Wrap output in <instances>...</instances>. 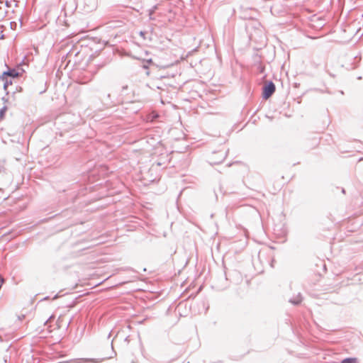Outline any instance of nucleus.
<instances>
[{
    "label": "nucleus",
    "mask_w": 363,
    "mask_h": 363,
    "mask_svg": "<svg viewBox=\"0 0 363 363\" xmlns=\"http://www.w3.org/2000/svg\"><path fill=\"white\" fill-rule=\"evenodd\" d=\"M301 298L298 296L295 299L291 300V302L294 304L298 305L301 302Z\"/></svg>",
    "instance_id": "9"
},
{
    "label": "nucleus",
    "mask_w": 363,
    "mask_h": 363,
    "mask_svg": "<svg viewBox=\"0 0 363 363\" xmlns=\"http://www.w3.org/2000/svg\"><path fill=\"white\" fill-rule=\"evenodd\" d=\"M342 363H358L356 358H347L342 361Z\"/></svg>",
    "instance_id": "7"
},
{
    "label": "nucleus",
    "mask_w": 363,
    "mask_h": 363,
    "mask_svg": "<svg viewBox=\"0 0 363 363\" xmlns=\"http://www.w3.org/2000/svg\"><path fill=\"white\" fill-rule=\"evenodd\" d=\"M3 81H4V89L6 91V94H8L9 91H7V89L9 85L12 84V80H11V79H9V77H6Z\"/></svg>",
    "instance_id": "6"
},
{
    "label": "nucleus",
    "mask_w": 363,
    "mask_h": 363,
    "mask_svg": "<svg viewBox=\"0 0 363 363\" xmlns=\"http://www.w3.org/2000/svg\"><path fill=\"white\" fill-rule=\"evenodd\" d=\"M99 0H82L79 5V9L85 14L91 13L96 10Z\"/></svg>",
    "instance_id": "1"
},
{
    "label": "nucleus",
    "mask_w": 363,
    "mask_h": 363,
    "mask_svg": "<svg viewBox=\"0 0 363 363\" xmlns=\"http://www.w3.org/2000/svg\"><path fill=\"white\" fill-rule=\"evenodd\" d=\"M276 87L274 84L269 81L263 86L262 97L264 99H269L275 91Z\"/></svg>",
    "instance_id": "3"
},
{
    "label": "nucleus",
    "mask_w": 363,
    "mask_h": 363,
    "mask_svg": "<svg viewBox=\"0 0 363 363\" xmlns=\"http://www.w3.org/2000/svg\"><path fill=\"white\" fill-rule=\"evenodd\" d=\"M53 321H54V319H51V318H50V319L48 320V322L46 323V325H48V323H52V322H53Z\"/></svg>",
    "instance_id": "12"
},
{
    "label": "nucleus",
    "mask_w": 363,
    "mask_h": 363,
    "mask_svg": "<svg viewBox=\"0 0 363 363\" xmlns=\"http://www.w3.org/2000/svg\"><path fill=\"white\" fill-rule=\"evenodd\" d=\"M83 363H87V362H96L94 359H84L82 360Z\"/></svg>",
    "instance_id": "11"
},
{
    "label": "nucleus",
    "mask_w": 363,
    "mask_h": 363,
    "mask_svg": "<svg viewBox=\"0 0 363 363\" xmlns=\"http://www.w3.org/2000/svg\"><path fill=\"white\" fill-rule=\"evenodd\" d=\"M227 155V152L225 150H219L216 152H213L209 157V162L211 164H218L221 163Z\"/></svg>",
    "instance_id": "2"
},
{
    "label": "nucleus",
    "mask_w": 363,
    "mask_h": 363,
    "mask_svg": "<svg viewBox=\"0 0 363 363\" xmlns=\"http://www.w3.org/2000/svg\"><path fill=\"white\" fill-rule=\"evenodd\" d=\"M127 88H128V86H127V85H126V86H123L122 87V89H123V91H124L125 89H127Z\"/></svg>",
    "instance_id": "13"
},
{
    "label": "nucleus",
    "mask_w": 363,
    "mask_h": 363,
    "mask_svg": "<svg viewBox=\"0 0 363 363\" xmlns=\"http://www.w3.org/2000/svg\"><path fill=\"white\" fill-rule=\"evenodd\" d=\"M21 75L20 72L16 71L15 69H9L4 72L2 75L0 77V79L4 80L6 77L11 78H18Z\"/></svg>",
    "instance_id": "4"
},
{
    "label": "nucleus",
    "mask_w": 363,
    "mask_h": 363,
    "mask_svg": "<svg viewBox=\"0 0 363 363\" xmlns=\"http://www.w3.org/2000/svg\"><path fill=\"white\" fill-rule=\"evenodd\" d=\"M63 320V318L62 317H60L56 321V323L57 324L58 328H60L62 325L61 323Z\"/></svg>",
    "instance_id": "10"
},
{
    "label": "nucleus",
    "mask_w": 363,
    "mask_h": 363,
    "mask_svg": "<svg viewBox=\"0 0 363 363\" xmlns=\"http://www.w3.org/2000/svg\"><path fill=\"white\" fill-rule=\"evenodd\" d=\"M6 110H7V107L6 106H4L1 108H0V120L3 119V118L4 117Z\"/></svg>",
    "instance_id": "8"
},
{
    "label": "nucleus",
    "mask_w": 363,
    "mask_h": 363,
    "mask_svg": "<svg viewBox=\"0 0 363 363\" xmlns=\"http://www.w3.org/2000/svg\"><path fill=\"white\" fill-rule=\"evenodd\" d=\"M311 21L313 23H317L316 26H315V25L313 26L314 27L321 28L324 26L325 20L320 17L313 16Z\"/></svg>",
    "instance_id": "5"
}]
</instances>
